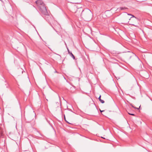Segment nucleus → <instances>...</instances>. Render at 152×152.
<instances>
[{
    "label": "nucleus",
    "mask_w": 152,
    "mask_h": 152,
    "mask_svg": "<svg viewBox=\"0 0 152 152\" xmlns=\"http://www.w3.org/2000/svg\"><path fill=\"white\" fill-rule=\"evenodd\" d=\"M126 19L130 25L137 27L138 24L137 19L133 15L128 14L126 17Z\"/></svg>",
    "instance_id": "obj_1"
},
{
    "label": "nucleus",
    "mask_w": 152,
    "mask_h": 152,
    "mask_svg": "<svg viewBox=\"0 0 152 152\" xmlns=\"http://www.w3.org/2000/svg\"><path fill=\"white\" fill-rule=\"evenodd\" d=\"M36 3L39 7L40 10L44 15H48V13L47 10L43 2L41 0H38L36 1Z\"/></svg>",
    "instance_id": "obj_2"
},
{
    "label": "nucleus",
    "mask_w": 152,
    "mask_h": 152,
    "mask_svg": "<svg viewBox=\"0 0 152 152\" xmlns=\"http://www.w3.org/2000/svg\"><path fill=\"white\" fill-rule=\"evenodd\" d=\"M66 118L64 116V119L65 121L69 124H71L72 121L73 120V115L72 113H70L67 114L66 115Z\"/></svg>",
    "instance_id": "obj_3"
},
{
    "label": "nucleus",
    "mask_w": 152,
    "mask_h": 152,
    "mask_svg": "<svg viewBox=\"0 0 152 152\" xmlns=\"http://www.w3.org/2000/svg\"><path fill=\"white\" fill-rule=\"evenodd\" d=\"M134 56V55L132 53H126L125 55V57L128 60H130Z\"/></svg>",
    "instance_id": "obj_4"
},
{
    "label": "nucleus",
    "mask_w": 152,
    "mask_h": 152,
    "mask_svg": "<svg viewBox=\"0 0 152 152\" xmlns=\"http://www.w3.org/2000/svg\"><path fill=\"white\" fill-rule=\"evenodd\" d=\"M101 95H100L99 98V100L100 101V102L102 103H104V101L102 100L101 99Z\"/></svg>",
    "instance_id": "obj_5"
},
{
    "label": "nucleus",
    "mask_w": 152,
    "mask_h": 152,
    "mask_svg": "<svg viewBox=\"0 0 152 152\" xmlns=\"http://www.w3.org/2000/svg\"><path fill=\"white\" fill-rule=\"evenodd\" d=\"M102 115H109V112L108 111H107L106 112V113H104V114H103V113H102Z\"/></svg>",
    "instance_id": "obj_6"
},
{
    "label": "nucleus",
    "mask_w": 152,
    "mask_h": 152,
    "mask_svg": "<svg viewBox=\"0 0 152 152\" xmlns=\"http://www.w3.org/2000/svg\"><path fill=\"white\" fill-rule=\"evenodd\" d=\"M26 81L28 83H29V80L28 78L26 79Z\"/></svg>",
    "instance_id": "obj_7"
},
{
    "label": "nucleus",
    "mask_w": 152,
    "mask_h": 152,
    "mask_svg": "<svg viewBox=\"0 0 152 152\" xmlns=\"http://www.w3.org/2000/svg\"><path fill=\"white\" fill-rule=\"evenodd\" d=\"M72 57H73L74 59H75V57L72 53H71Z\"/></svg>",
    "instance_id": "obj_8"
},
{
    "label": "nucleus",
    "mask_w": 152,
    "mask_h": 152,
    "mask_svg": "<svg viewBox=\"0 0 152 152\" xmlns=\"http://www.w3.org/2000/svg\"><path fill=\"white\" fill-rule=\"evenodd\" d=\"M133 107L135 108H137L136 107H134L132 104H130Z\"/></svg>",
    "instance_id": "obj_9"
},
{
    "label": "nucleus",
    "mask_w": 152,
    "mask_h": 152,
    "mask_svg": "<svg viewBox=\"0 0 152 152\" xmlns=\"http://www.w3.org/2000/svg\"><path fill=\"white\" fill-rule=\"evenodd\" d=\"M129 115H134V114H131V113H129Z\"/></svg>",
    "instance_id": "obj_10"
},
{
    "label": "nucleus",
    "mask_w": 152,
    "mask_h": 152,
    "mask_svg": "<svg viewBox=\"0 0 152 152\" xmlns=\"http://www.w3.org/2000/svg\"><path fill=\"white\" fill-rule=\"evenodd\" d=\"M100 111L101 113H102V112H104V110H100Z\"/></svg>",
    "instance_id": "obj_11"
},
{
    "label": "nucleus",
    "mask_w": 152,
    "mask_h": 152,
    "mask_svg": "<svg viewBox=\"0 0 152 152\" xmlns=\"http://www.w3.org/2000/svg\"><path fill=\"white\" fill-rule=\"evenodd\" d=\"M140 107V105L139 106V108H137V109H139Z\"/></svg>",
    "instance_id": "obj_12"
},
{
    "label": "nucleus",
    "mask_w": 152,
    "mask_h": 152,
    "mask_svg": "<svg viewBox=\"0 0 152 152\" xmlns=\"http://www.w3.org/2000/svg\"><path fill=\"white\" fill-rule=\"evenodd\" d=\"M102 137V138H104V139H105V138L103 137Z\"/></svg>",
    "instance_id": "obj_13"
},
{
    "label": "nucleus",
    "mask_w": 152,
    "mask_h": 152,
    "mask_svg": "<svg viewBox=\"0 0 152 152\" xmlns=\"http://www.w3.org/2000/svg\"><path fill=\"white\" fill-rule=\"evenodd\" d=\"M89 12H90V13H91V11H89Z\"/></svg>",
    "instance_id": "obj_14"
},
{
    "label": "nucleus",
    "mask_w": 152,
    "mask_h": 152,
    "mask_svg": "<svg viewBox=\"0 0 152 152\" xmlns=\"http://www.w3.org/2000/svg\"><path fill=\"white\" fill-rule=\"evenodd\" d=\"M151 111H152V110H151Z\"/></svg>",
    "instance_id": "obj_15"
}]
</instances>
